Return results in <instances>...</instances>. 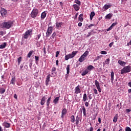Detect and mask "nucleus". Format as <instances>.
<instances>
[{
	"label": "nucleus",
	"mask_w": 131,
	"mask_h": 131,
	"mask_svg": "<svg viewBox=\"0 0 131 131\" xmlns=\"http://www.w3.org/2000/svg\"><path fill=\"white\" fill-rule=\"evenodd\" d=\"M75 94H80L81 93V91H80V89L79 88V86H77L75 89Z\"/></svg>",
	"instance_id": "12"
},
{
	"label": "nucleus",
	"mask_w": 131,
	"mask_h": 131,
	"mask_svg": "<svg viewBox=\"0 0 131 131\" xmlns=\"http://www.w3.org/2000/svg\"><path fill=\"white\" fill-rule=\"evenodd\" d=\"M69 72H70V65L68 64L67 67V74H69Z\"/></svg>",
	"instance_id": "34"
},
{
	"label": "nucleus",
	"mask_w": 131,
	"mask_h": 131,
	"mask_svg": "<svg viewBox=\"0 0 131 131\" xmlns=\"http://www.w3.org/2000/svg\"><path fill=\"white\" fill-rule=\"evenodd\" d=\"M82 109L83 115H84V116H85L86 115V110H85V107H84V106H83L82 107Z\"/></svg>",
	"instance_id": "35"
},
{
	"label": "nucleus",
	"mask_w": 131,
	"mask_h": 131,
	"mask_svg": "<svg viewBox=\"0 0 131 131\" xmlns=\"http://www.w3.org/2000/svg\"><path fill=\"white\" fill-rule=\"evenodd\" d=\"M101 55H107V51H102L101 52Z\"/></svg>",
	"instance_id": "46"
},
{
	"label": "nucleus",
	"mask_w": 131,
	"mask_h": 131,
	"mask_svg": "<svg viewBox=\"0 0 131 131\" xmlns=\"http://www.w3.org/2000/svg\"><path fill=\"white\" fill-rule=\"evenodd\" d=\"M88 73H89L88 70L86 69L81 73V75H82V76H84L86 75V74H88Z\"/></svg>",
	"instance_id": "24"
},
{
	"label": "nucleus",
	"mask_w": 131,
	"mask_h": 131,
	"mask_svg": "<svg viewBox=\"0 0 131 131\" xmlns=\"http://www.w3.org/2000/svg\"><path fill=\"white\" fill-rule=\"evenodd\" d=\"M14 98L15 99H17V98H18V96H17V94H15L14 95Z\"/></svg>",
	"instance_id": "62"
},
{
	"label": "nucleus",
	"mask_w": 131,
	"mask_h": 131,
	"mask_svg": "<svg viewBox=\"0 0 131 131\" xmlns=\"http://www.w3.org/2000/svg\"><path fill=\"white\" fill-rule=\"evenodd\" d=\"M51 71H53L54 72H55V71H56V68L53 67L51 70Z\"/></svg>",
	"instance_id": "57"
},
{
	"label": "nucleus",
	"mask_w": 131,
	"mask_h": 131,
	"mask_svg": "<svg viewBox=\"0 0 131 131\" xmlns=\"http://www.w3.org/2000/svg\"><path fill=\"white\" fill-rule=\"evenodd\" d=\"M93 130H94V127L91 126L89 129V131H93Z\"/></svg>",
	"instance_id": "58"
},
{
	"label": "nucleus",
	"mask_w": 131,
	"mask_h": 131,
	"mask_svg": "<svg viewBox=\"0 0 131 131\" xmlns=\"http://www.w3.org/2000/svg\"><path fill=\"white\" fill-rule=\"evenodd\" d=\"M46 126H47V123H44L42 125V127H43V128H45V127H46Z\"/></svg>",
	"instance_id": "61"
},
{
	"label": "nucleus",
	"mask_w": 131,
	"mask_h": 131,
	"mask_svg": "<svg viewBox=\"0 0 131 131\" xmlns=\"http://www.w3.org/2000/svg\"><path fill=\"white\" fill-rule=\"evenodd\" d=\"M85 106L86 107H89V102H85Z\"/></svg>",
	"instance_id": "60"
},
{
	"label": "nucleus",
	"mask_w": 131,
	"mask_h": 131,
	"mask_svg": "<svg viewBox=\"0 0 131 131\" xmlns=\"http://www.w3.org/2000/svg\"><path fill=\"white\" fill-rule=\"evenodd\" d=\"M32 35V30L30 29L26 31V32L24 34V38L25 39H27L29 36H31Z\"/></svg>",
	"instance_id": "4"
},
{
	"label": "nucleus",
	"mask_w": 131,
	"mask_h": 131,
	"mask_svg": "<svg viewBox=\"0 0 131 131\" xmlns=\"http://www.w3.org/2000/svg\"><path fill=\"white\" fill-rule=\"evenodd\" d=\"M93 91H94V94H95V95H98V91L97 90V89H94Z\"/></svg>",
	"instance_id": "50"
},
{
	"label": "nucleus",
	"mask_w": 131,
	"mask_h": 131,
	"mask_svg": "<svg viewBox=\"0 0 131 131\" xmlns=\"http://www.w3.org/2000/svg\"><path fill=\"white\" fill-rule=\"evenodd\" d=\"M13 24H14V23L11 20H9L7 22H4L1 24L0 26L1 28L10 29V28L13 26Z\"/></svg>",
	"instance_id": "1"
},
{
	"label": "nucleus",
	"mask_w": 131,
	"mask_h": 131,
	"mask_svg": "<svg viewBox=\"0 0 131 131\" xmlns=\"http://www.w3.org/2000/svg\"><path fill=\"white\" fill-rule=\"evenodd\" d=\"M105 63L106 65H108L110 63V58H107L105 61Z\"/></svg>",
	"instance_id": "39"
},
{
	"label": "nucleus",
	"mask_w": 131,
	"mask_h": 131,
	"mask_svg": "<svg viewBox=\"0 0 131 131\" xmlns=\"http://www.w3.org/2000/svg\"><path fill=\"white\" fill-rule=\"evenodd\" d=\"M76 124H79V117H78V116H77L76 118Z\"/></svg>",
	"instance_id": "36"
},
{
	"label": "nucleus",
	"mask_w": 131,
	"mask_h": 131,
	"mask_svg": "<svg viewBox=\"0 0 131 131\" xmlns=\"http://www.w3.org/2000/svg\"><path fill=\"white\" fill-rule=\"evenodd\" d=\"M35 59L36 62H38V61L39 60V57L37 56H35Z\"/></svg>",
	"instance_id": "45"
},
{
	"label": "nucleus",
	"mask_w": 131,
	"mask_h": 131,
	"mask_svg": "<svg viewBox=\"0 0 131 131\" xmlns=\"http://www.w3.org/2000/svg\"><path fill=\"white\" fill-rule=\"evenodd\" d=\"M59 99V97H56L55 99H54L53 100V103H54L55 104H58Z\"/></svg>",
	"instance_id": "26"
},
{
	"label": "nucleus",
	"mask_w": 131,
	"mask_h": 131,
	"mask_svg": "<svg viewBox=\"0 0 131 131\" xmlns=\"http://www.w3.org/2000/svg\"><path fill=\"white\" fill-rule=\"evenodd\" d=\"M33 53V51H30L27 55L28 58H30V57H31Z\"/></svg>",
	"instance_id": "37"
},
{
	"label": "nucleus",
	"mask_w": 131,
	"mask_h": 131,
	"mask_svg": "<svg viewBox=\"0 0 131 131\" xmlns=\"http://www.w3.org/2000/svg\"><path fill=\"white\" fill-rule=\"evenodd\" d=\"M118 63L119 64H120V65H121V66H124V65H125V64H126V63H125V62L123 61L122 60H119L118 61Z\"/></svg>",
	"instance_id": "19"
},
{
	"label": "nucleus",
	"mask_w": 131,
	"mask_h": 131,
	"mask_svg": "<svg viewBox=\"0 0 131 131\" xmlns=\"http://www.w3.org/2000/svg\"><path fill=\"white\" fill-rule=\"evenodd\" d=\"M56 75V73L55 72H53V71H51V77H54Z\"/></svg>",
	"instance_id": "41"
},
{
	"label": "nucleus",
	"mask_w": 131,
	"mask_h": 131,
	"mask_svg": "<svg viewBox=\"0 0 131 131\" xmlns=\"http://www.w3.org/2000/svg\"><path fill=\"white\" fill-rule=\"evenodd\" d=\"M51 100H52V96H50L47 100L46 104L47 107L50 106V104H51Z\"/></svg>",
	"instance_id": "15"
},
{
	"label": "nucleus",
	"mask_w": 131,
	"mask_h": 131,
	"mask_svg": "<svg viewBox=\"0 0 131 131\" xmlns=\"http://www.w3.org/2000/svg\"><path fill=\"white\" fill-rule=\"evenodd\" d=\"M112 28H113L111 26L107 29V31H110V30H112Z\"/></svg>",
	"instance_id": "52"
},
{
	"label": "nucleus",
	"mask_w": 131,
	"mask_h": 131,
	"mask_svg": "<svg viewBox=\"0 0 131 131\" xmlns=\"http://www.w3.org/2000/svg\"><path fill=\"white\" fill-rule=\"evenodd\" d=\"M21 60H22V57H20L17 58V61L18 65H20V63H21Z\"/></svg>",
	"instance_id": "40"
},
{
	"label": "nucleus",
	"mask_w": 131,
	"mask_h": 131,
	"mask_svg": "<svg viewBox=\"0 0 131 131\" xmlns=\"http://www.w3.org/2000/svg\"><path fill=\"white\" fill-rule=\"evenodd\" d=\"M62 25H63V23H62V22H60V23L57 22L56 23L55 28L56 29H60L61 27H62Z\"/></svg>",
	"instance_id": "11"
},
{
	"label": "nucleus",
	"mask_w": 131,
	"mask_h": 131,
	"mask_svg": "<svg viewBox=\"0 0 131 131\" xmlns=\"http://www.w3.org/2000/svg\"><path fill=\"white\" fill-rule=\"evenodd\" d=\"M101 56H97V57H96V59H94V62H95V61H97V60H99V59H100V58H101Z\"/></svg>",
	"instance_id": "53"
},
{
	"label": "nucleus",
	"mask_w": 131,
	"mask_h": 131,
	"mask_svg": "<svg viewBox=\"0 0 131 131\" xmlns=\"http://www.w3.org/2000/svg\"><path fill=\"white\" fill-rule=\"evenodd\" d=\"M0 35H2V36L4 35V31H0Z\"/></svg>",
	"instance_id": "59"
},
{
	"label": "nucleus",
	"mask_w": 131,
	"mask_h": 131,
	"mask_svg": "<svg viewBox=\"0 0 131 131\" xmlns=\"http://www.w3.org/2000/svg\"><path fill=\"white\" fill-rule=\"evenodd\" d=\"M1 14L3 17H4V16L7 15V10H6L4 8H1Z\"/></svg>",
	"instance_id": "10"
},
{
	"label": "nucleus",
	"mask_w": 131,
	"mask_h": 131,
	"mask_svg": "<svg viewBox=\"0 0 131 131\" xmlns=\"http://www.w3.org/2000/svg\"><path fill=\"white\" fill-rule=\"evenodd\" d=\"M89 55V51H85L81 56V57L79 58V62L80 63H81L84 61V60H86V57Z\"/></svg>",
	"instance_id": "3"
},
{
	"label": "nucleus",
	"mask_w": 131,
	"mask_h": 131,
	"mask_svg": "<svg viewBox=\"0 0 131 131\" xmlns=\"http://www.w3.org/2000/svg\"><path fill=\"white\" fill-rule=\"evenodd\" d=\"M88 100H89V98H88V96L86 95V94L84 93L83 96V101L84 102H86Z\"/></svg>",
	"instance_id": "16"
},
{
	"label": "nucleus",
	"mask_w": 131,
	"mask_h": 131,
	"mask_svg": "<svg viewBox=\"0 0 131 131\" xmlns=\"http://www.w3.org/2000/svg\"><path fill=\"white\" fill-rule=\"evenodd\" d=\"M67 114V110L66 108H63L61 112V118H64V115H66Z\"/></svg>",
	"instance_id": "13"
},
{
	"label": "nucleus",
	"mask_w": 131,
	"mask_h": 131,
	"mask_svg": "<svg viewBox=\"0 0 131 131\" xmlns=\"http://www.w3.org/2000/svg\"><path fill=\"white\" fill-rule=\"evenodd\" d=\"M116 25H117V23H114L112 24L111 26L113 28L114 27L116 26Z\"/></svg>",
	"instance_id": "48"
},
{
	"label": "nucleus",
	"mask_w": 131,
	"mask_h": 131,
	"mask_svg": "<svg viewBox=\"0 0 131 131\" xmlns=\"http://www.w3.org/2000/svg\"><path fill=\"white\" fill-rule=\"evenodd\" d=\"M95 84L96 88H100V83L97 80H95Z\"/></svg>",
	"instance_id": "33"
},
{
	"label": "nucleus",
	"mask_w": 131,
	"mask_h": 131,
	"mask_svg": "<svg viewBox=\"0 0 131 131\" xmlns=\"http://www.w3.org/2000/svg\"><path fill=\"white\" fill-rule=\"evenodd\" d=\"M112 14L110 13L107 15H106V16H105V19H108L109 20H110V19H111V18H112Z\"/></svg>",
	"instance_id": "29"
},
{
	"label": "nucleus",
	"mask_w": 131,
	"mask_h": 131,
	"mask_svg": "<svg viewBox=\"0 0 131 131\" xmlns=\"http://www.w3.org/2000/svg\"><path fill=\"white\" fill-rule=\"evenodd\" d=\"M56 35L57 33H56V32H54L51 36L50 37L51 39H54V38L56 37Z\"/></svg>",
	"instance_id": "27"
},
{
	"label": "nucleus",
	"mask_w": 131,
	"mask_h": 131,
	"mask_svg": "<svg viewBox=\"0 0 131 131\" xmlns=\"http://www.w3.org/2000/svg\"><path fill=\"white\" fill-rule=\"evenodd\" d=\"M131 112L130 108V109L127 108V109L125 110L126 113H129V112Z\"/></svg>",
	"instance_id": "49"
},
{
	"label": "nucleus",
	"mask_w": 131,
	"mask_h": 131,
	"mask_svg": "<svg viewBox=\"0 0 131 131\" xmlns=\"http://www.w3.org/2000/svg\"><path fill=\"white\" fill-rule=\"evenodd\" d=\"M7 47V43L6 42H4L3 44L0 45V49H5Z\"/></svg>",
	"instance_id": "28"
},
{
	"label": "nucleus",
	"mask_w": 131,
	"mask_h": 131,
	"mask_svg": "<svg viewBox=\"0 0 131 131\" xmlns=\"http://www.w3.org/2000/svg\"><path fill=\"white\" fill-rule=\"evenodd\" d=\"M53 30L52 27H49L46 32V37H50L52 34V31Z\"/></svg>",
	"instance_id": "7"
},
{
	"label": "nucleus",
	"mask_w": 131,
	"mask_h": 131,
	"mask_svg": "<svg viewBox=\"0 0 131 131\" xmlns=\"http://www.w3.org/2000/svg\"><path fill=\"white\" fill-rule=\"evenodd\" d=\"M38 9L34 8L31 13V17L32 18H36L38 15Z\"/></svg>",
	"instance_id": "5"
},
{
	"label": "nucleus",
	"mask_w": 131,
	"mask_h": 131,
	"mask_svg": "<svg viewBox=\"0 0 131 131\" xmlns=\"http://www.w3.org/2000/svg\"><path fill=\"white\" fill-rule=\"evenodd\" d=\"M111 82L113 83V80H114V72L112 71L111 74Z\"/></svg>",
	"instance_id": "21"
},
{
	"label": "nucleus",
	"mask_w": 131,
	"mask_h": 131,
	"mask_svg": "<svg viewBox=\"0 0 131 131\" xmlns=\"http://www.w3.org/2000/svg\"><path fill=\"white\" fill-rule=\"evenodd\" d=\"M97 89L98 91L99 92V93H101V88L97 87Z\"/></svg>",
	"instance_id": "55"
},
{
	"label": "nucleus",
	"mask_w": 131,
	"mask_h": 131,
	"mask_svg": "<svg viewBox=\"0 0 131 131\" xmlns=\"http://www.w3.org/2000/svg\"><path fill=\"white\" fill-rule=\"evenodd\" d=\"M47 17V13L46 12H43L41 14V19H45Z\"/></svg>",
	"instance_id": "25"
},
{
	"label": "nucleus",
	"mask_w": 131,
	"mask_h": 131,
	"mask_svg": "<svg viewBox=\"0 0 131 131\" xmlns=\"http://www.w3.org/2000/svg\"><path fill=\"white\" fill-rule=\"evenodd\" d=\"M109 8H110V6H109L108 5H104L105 10H108V9H109Z\"/></svg>",
	"instance_id": "44"
},
{
	"label": "nucleus",
	"mask_w": 131,
	"mask_h": 131,
	"mask_svg": "<svg viewBox=\"0 0 131 131\" xmlns=\"http://www.w3.org/2000/svg\"><path fill=\"white\" fill-rule=\"evenodd\" d=\"M59 54H60V52L57 51L56 53V56H55V57L56 58H57L58 56H59Z\"/></svg>",
	"instance_id": "51"
},
{
	"label": "nucleus",
	"mask_w": 131,
	"mask_h": 131,
	"mask_svg": "<svg viewBox=\"0 0 131 131\" xmlns=\"http://www.w3.org/2000/svg\"><path fill=\"white\" fill-rule=\"evenodd\" d=\"M125 130V131H131V128L129 127H126Z\"/></svg>",
	"instance_id": "47"
},
{
	"label": "nucleus",
	"mask_w": 131,
	"mask_h": 131,
	"mask_svg": "<svg viewBox=\"0 0 131 131\" xmlns=\"http://www.w3.org/2000/svg\"><path fill=\"white\" fill-rule=\"evenodd\" d=\"M6 92V89L5 88H0V94H5Z\"/></svg>",
	"instance_id": "30"
},
{
	"label": "nucleus",
	"mask_w": 131,
	"mask_h": 131,
	"mask_svg": "<svg viewBox=\"0 0 131 131\" xmlns=\"http://www.w3.org/2000/svg\"><path fill=\"white\" fill-rule=\"evenodd\" d=\"M74 7V9H75V11H79V6H78V5H77V4H74L73 5Z\"/></svg>",
	"instance_id": "23"
},
{
	"label": "nucleus",
	"mask_w": 131,
	"mask_h": 131,
	"mask_svg": "<svg viewBox=\"0 0 131 131\" xmlns=\"http://www.w3.org/2000/svg\"><path fill=\"white\" fill-rule=\"evenodd\" d=\"M130 66H128L125 67L121 70V74H123L124 73H128V72H130Z\"/></svg>",
	"instance_id": "6"
},
{
	"label": "nucleus",
	"mask_w": 131,
	"mask_h": 131,
	"mask_svg": "<svg viewBox=\"0 0 131 131\" xmlns=\"http://www.w3.org/2000/svg\"><path fill=\"white\" fill-rule=\"evenodd\" d=\"M48 95L44 96L41 99L40 101V105L43 106V105H45V103H46V100L48 99Z\"/></svg>",
	"instance_id": "8"
},
{
	"label": "nucleus",
	"mask_w": 131,
	"mask_h": 131,
	"mask_svg": "<svg viewBox=\"0 0 131 131\" xmlns=\"http://www.w3.org/2000/svg\"><path fill=\"white\" fill-rule=\"evenodd\" d=\"M15 81H16V78H15V77H12L10 82V84H13V85H15Z\"/></svg>",
	"instance_id": "17"
},
{
	"label": "nucleus",
	"mask_w": 131,
	"mask_h": 131,
	"mask_svg": "<svg viewBox=\"0 0 131 131\" xmlns=\"http://www.w3.org/2000/svg\"><path fill=\"white\" fill-rule=\"evenodd\" d=\"M41 36V35L40 34L37 35V37L35 38L36 40H38L40 38Z\"/></svg>",
	"instance_id": "43"
},
{
	"label": "nucleus",
	"mask_w": 131,
	"mask_h": 131,
	"mask_svg": "<svg viewBox=\"0 0 131 131\" xmlns=\"http://www.w3.org/2000/svg\"><path fill=\"white\" fill-rule=\"evenodd\" d=\"M78 26H79V27H81V26H82V23H79L78 24Z\"/></svg>",
	"instance_id": "56"
},
{
	"label": "nucleus",
	"mask_w": 131,
	"mask_h": 131,
	"mask_svg": "<svg viewBox=\"0 0 131 131\" xmlns=\"http://www.w3.org/2000/svg\"><path fill=\"white\" fill-rule=\"evenodd\" d=\"M50 78H51V74H49L48 76H47L46 80L45 81L46 86H48L49 85V82L51 81V80H50Z\"/></svg>",
	"instance_id": "9"
},
{
	"label": "nucleus",
	"mask_w": 131,
	"mask_h": 131,
	"mask_svg": "<svg viewBox=\"0 0 131 131\" xmlns=\"http://www.w3.org/2000/svg\"><path fill=\"white\" fill-rule=\"evenodd\" d=\"M75 3L77 5H79V6H80L81 5V3H80V1H79V0H75Z\"/></svg>",
	"instance_id": "42"
},
{
	"label": "nucleus",
	"mask_w": 131,
	"mask_h": 131,
	"mask_svg": "<svg viewBox=\"0 0 131 131\" xmlns=\"http://www.w3.org/2000/svg\"><path fill=\"white\" fill-rule=\"evenodd\" d=\"M93 26H95V24H92L90 25L89 26H88V27H86L85 28H86V29H91L92 28V27H93Z\"/></svg>",
	"instance_id": "38"
},
{
	"label": "nucleus",
	"mask_w": 131,
	"mask_h": 131,
	"mask_svg": "<svg viewBox=\"0 0 131 131\" xmlns=\"http://www.w3.org/2000/svg\"><path fill=\"white\" fill-rule=\"evenodd\" d=\"M3 126H5V127H6L7 128H9L10 126H11V124L8 123L7 122H4L3 124Z\"/></svg>",
	"instance_id": "14"
},
{
	"label": "nucleus",
	"mask_w": 131,
	"mask_h": 131,
	"mask_svg": "<svg viewBox=\"0 0 131 131\" xmlns=\"http://www.w3.org/2000/svg\"><path fill=\"white\" fill-rule=\"evenodd\" d=\"M78 53V51H73L71 54H69L65 56L64 59L66 61H67L69 60V59H71L72 58H74V57Z\"/></svg>",
	"instance_id": "2"
},
{
	"label": "nucleus",
	"mask_w": 131,
	"mask_h": 131,
	"mask_svg": "<svg viewBox=\"0 0 131 131\" xmlns=\"http://www.w3.org/2000/svg\"><path fill=\"white\" fill-rule=\"evenodd\" d=\"M127 84L128 86H130V88H131V82H129Z\"/></svg>",
	"instance_id": "64"
},
{
	"label": "nucleus",
	"mask_w": 131,
	"mask_h": 131,
	"mask_svg": "<svg viewBox=\"0 0 131 131\" xmlns=\"http://www.w3.org/2000/svg\"><path fill=\"white\" fill-rule=\"evenodd\" d=\"M118 119V114H116L113 119V122H115V123L117 122Z\"/></svg>",
	"instance_id": "22"
},
{
	"label": "nucleus",
	"mask_w": 131,
	"mask_h": 131,
	"mask_svg": "<svg viewBox=\"0 0 131 131\" xmlns=\"http://www.w3.org/2000/svg\"><path fill=\"white\" fill-rule=\"evenodd\" d=\"M78 19L80 22H82L83 21V14H80Z\"/></svg>",
	"instance_id": "18"
},
{
	"label": "nucleus",
	"mask_w": 131,
	"mask_h": 131,
	"mask_svg": "<svg viewBox=\"0 0 131 131\" xmlns=\"http://www.w3.org/2000/svg\"><path fill=\"white\" fill-rule=\"evenodd\" d=\"M59 5L61 6V7H63V2H60Z\"/></svg>",
	"instance_id": "63"
},
{
	"label": "nucleus",
	"mask_w": 131,
	"mask_h": 131,
	"mask_svg": "<svg viewBox=\"0 0 131 131\" xmlns=\"http://www.w3.org/2000/svg\"><path fill=\"white\" fill-rule=\"evenodd\" d=\"M71 121L73 123H74V122H75V118L74 117V115H72L71 117Z\"/></svg>",
	"instance_id": "31"
},
{
	"label": "nucleus",
	"mask_w": 131,
	"mask_h": 131,
	"mask_svg": "<svg viewBox=\"0 0 131 131\" xmlns=\"http://www.w3.org/2000/svg\"><path fill=\"white\" fill-rule=\"evenodd\" d=\"M93 69H95V67H94V66L92 65H90L88 67L86 70H88V71L89 72V71H92Z\"/></svg>",
	"instance_id": "20"
},
{
	"label": "nucleus",
	"mask_w": 131,
	"mask_h": 131,
	"mask_svg": "<svg viewBox=\"0 0 131 131\" xmlns=\"http://www.w3.org/2000/svg\"><path fill=\"white\" fill-rule=\"evenodd\" d=\"M114 43V42H112L111 43H110L109 44V47H110V48H112V46H113Z\"/></svg>",
	"instance_id": "54"
},
{
	"label": "nucleus",
	"mask_w": 131,
	"mask_h": 131,
	"mask_svg": "<svg viewBox=\"0 0 131 131\" xmlns=\"http://www.w3.org/2000/svg\"><path fill=\"white\" fill-rule=\"evenodd\" d=\"M95 16V12L92 11L90 14V20H93V18Z\"/></svg>",
	"instance_id": "32"
}]
</instances>
